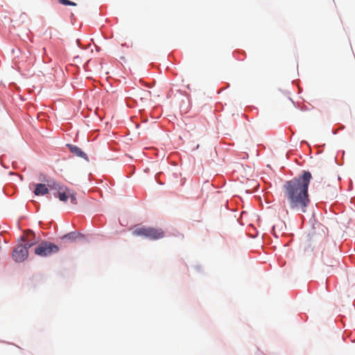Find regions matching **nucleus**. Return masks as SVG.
Returning <instances> with one entry per match:
<instances>
[{
    "mask_svg": "<svg viewBox=\"0 0 355 355\" xmlns=\"http://www.w3.org/2000/svg\"><path fill=\"white\" fill-rule=\"evenodd\" d=\"M21 240L26 242L23 245L27 247L28 251V248H31L37 243V241L35 239V233L31 230H28L24 232V234L21 237Z\"/></svg>",
    "mask_w": 355,
    "mask_h": 355,
    "instance_id": "obj_7",
    "label": "nucleus"
},
{
    "mask_svg": "<svg viewBox=\"0 0 355 355\" xmlns=\"http://www.w3.org/2000/svg\"><path fill=\"white\" fill-rule=\"evenodd\" d=\"M69 198H70L71 204H73V205H76L77 204V200H76V193L74 192H73L71 191H69Z\"/></svg>",
    "mask_w": 355,
    "mask_h": 355,
    "instance_id": "obj_11",
    "label": "nucleus"
},
{
    "mask_svg": "<svg viewBox=\"0 0 355 355\" xmlns=\"http://www.w3.org/2000/svg\"><path fill=\"white\" fill-rule=\"evenodd\" d=\"M12 53L15 55V64L19 71H26L31 67L34 62V58L31 56L29 51L22 53L19 49H17V51L13 50Z\"/></svg>",
    "mask_w": 355,
    "mask_h": 355,
    "instance_id": "obj_3",
    "label": "nucleus"
},
{
    "mask_svg": "<svg viewBox=\"0 0 355 355\" xmlns=\"http://www.w3.org/2000/svg\"><path fill=\"white\" fill-rule=\"evenodd\" d=\"M28 256V251L27 250V247L24 246L23 244L17 245L12 252V258L17 263L24 261Z\"/></svg>",
    "mask_w": 355,
    "mask_h": 355,
    "instance_id": "obj_6",
    "label": "nucleus"
},
{
    "mask_svg": "<svg viewBox=\"0 0 355 355\" xmlns=\"http://www.w3.org/2000/svg\"><path fill=\"white\" fill-rule=\"evenodd\" d=\"M49 186L51 191H54L53 196L58 198L60 201L66 202L69 199L70 190L67 187L57 182H53Z\"/></svg>",
    "mask_w": 355,
    "mask_h": 355,
    "instance_id": "obj_5",
    "label": "nucleus"
},
{
    "mask_svg": "<svg viewBox=\"0 0 355 355\" xmlns=\"http://www.w3.org/2000/svg\"><path fill=\"white\" fill-rule=\"evenodd\" d=\"M132 234L150 240H158L165 235L164 230L161 228L146 226H136L132 230Z\"/></svg>",
    "mask_w": 355,
    "mask_h": 355,
    "instance_id": "obj_2",
    "label": "nucleus"
},
{
    "mask_svg": "<svg viewBox=\"0 0 355 355\" xmlns=\"http://www.w3.org/2000/svg\"><path fill=\"white\" fill-rule=\"evenodd\" d=\"M54 182L53 180L47 181V184H42V183H37L35 184V189L33 191V193L35 196H44L47 193H49L50 188H49V184Z\"/></svg>",
    "mask_w": 355,
    "mask_h": 355,
    "instance_id": "obj_8",
    "label": "nucleus"
},
{
    "mask_svg": "<svg viewBox=\"0 0 355 355\" xmlns=\"http://www.w3.org/2000/svg\"><path fill=\"white\" fill-rule=\"evenodd\" d=\"M67 146L69 148V150L72 153H73L74 155H76L78 157H80L84 158L85 159L88 160L86 153H85L81 150V148H80L79 147H78L76 146L72 145V144H67Z\"/></svg>",
    "mask_w": 355,
    "mask_h": 355,
    "instance_id": "obj_9",
    "label": "nucleus"
},
{
    "mask_svg": "<svg viewBox=\"0 0 355 355\" xmlns=\"http://www.w3.org/2000/svg\"><path fill=\"white\" fill-rule=\"evenodd\" d=\"M311 178L310 172L303 171L302 175L285 182L283 186L284 206L287 205L291 210L301 214L306 212L311 202L308 188Z\"/></svg>",
    "mask_w": 355,
    "mask_h": 355,
    "instance_id": "obj_1",
    "label": "nucleus"
},
{
    "mask_svg": "<svg viewBox=\"0 0 355 355\" xmlns=\"http://www.w3.org/2000/svg\"><path fill=\"white\" fill-rule=\"evenodd\" d=\"M58 251V246L49 241H42L35 248V254L40 257H48Z\"/></svg>",
    "mask_w": 355,
    "mask_h": 355,
    "instance_id": "obj_4",
    "label": "nucleus"
},
{
    "mask_svg": "<svg viewBox=\"0 0 355 355\" xmlns=\"http://www.w3.org/2000/svg\"><path fill=\"white\" fill-rule=\"evenodd\" d=\"M59 2L64 6H76V3L69 0H58Z\"/></svg>",
    "mask_w": 355,
    "mask_h": 355,
    "instance_id": "obj_12",
    "label": "nucleus"
},
{
    "mask_svg": "<svg viewBox=\"0 0 355 355\" xmlns=\"http://www.w3.org/2000/svg\"><path fill=\"white\" fill-rule=\"evenodd\" d=\"M83 236L82 234L79 232H72L67 234L62 237V239H67L70 241H74L77 238Z\"/></svg>",
    "mask_w": 355,
    "mask_h": 355,
    "instance_id": "obj_10",
    "label": "nucleus"
}]
</instances>
